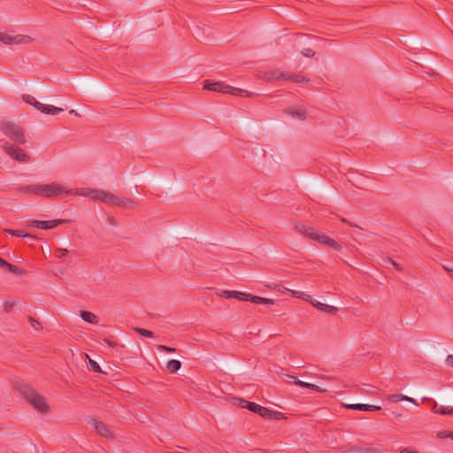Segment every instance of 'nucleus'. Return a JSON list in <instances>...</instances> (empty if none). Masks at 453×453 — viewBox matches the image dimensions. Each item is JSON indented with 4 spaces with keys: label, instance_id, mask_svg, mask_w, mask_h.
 I'll return each mask as SVG.
<instances>
[{
    "label": "nucleus",
    "instance_id": "f257e3e1",
    "mask_svg": "<svg viewBox=\"0 0 453 453\" xmlns=\"http://www.w3.org/2000/svg\"><path fill=\"white\" fill-rule=\"evenodd\" d=\"M78 192L74 188H68L66 186L58 182L42 184V198L45 199H62L65 196H77Z\"/></svg>",
    "mask_w": 453,
    "mask_h": 453
},
{
    "label": "nucleus",
    "instance_id": "f03ea898",
    "mask_svg": "<svg viewBox=\"0 0 453 453\" xmlns=\"http://www.w3.org/2000/svg\"><path fill=\"white\" fill-rule=\"evenodd\" d=\"M203 89L215 91V92H220L224 94H231L234 96H247L251 97L253 96V93H250L247 90H243L241 88H236L232 86L226 85L224 82L217 81V82H210L208 81H205L203 84Z\"/></svg>",
    "mask_w": 453,
    "mask_h": 453
},
{
    "label": "nucleus",
    "instance_id": "7ed1b4c3",
    "mask_svg": "<svg viewBox=\"0 0 453 453\" xmlns=\"http://www.w3.org/2000/svg\"><path fill=\"white\" fill-rule=\"evenodd\" d=\"M0 130L12 141L24 144L26 142L23 128L18 124L4 120L0 123Z\"/></svg>",
    "mask_w": 453,
    "mask_h": 453
},
{
    "label": "nucleus",
    "instance_id": "20e7f679",
    "mask_svg": "<svg viewBox=\"0 0 453 453\" xmlns=\"http://www.w3.org/2000/svg\"><path fill=\"white\" fill-rule=\"evenodd\" d=\"M247 408L250 411L257 413L259 416H261L262 418H265L268 419L280 420V419L286 418L284 413H282L280 411L270 410V409L261 406L256 403L247 402Z\"/></svg>",
    "mask_w": 453,
    "mask_h": 453
},
{
    "label": "nucleus",
    "instance_id": "39448f33",
    "mask_svg": "<svg viewBox=\"0 0 453 453\" xmlns=\"http://www.w3.org/2000/svg\"><path fill=\"white\" fill-rule=\"evenodd\" d=\"M25 398L38 411L42 413L49 411V405L47 404L45 398L39 395L35 390L27 389L25 392Z\"/></svg>",
    "mask_w": 453,
    "mask_h": 453
},
{
    "label": "nucleus",
    "instance_id": "423d86ee",
    "mask_svg": "<svg viewBox=\"0 0 453 453\" xmlns=\"http://www.w3.org/2000/svg\"><path fill=\"white\" fill-rule=\"evenodd\" d=\"M78 192V195L88 196L89 198L93 200H99L104 203L108 204L109 202V196L110 192H106L104 190H96V189H91V188H82V189H76Z\"/></svg>",
    "mask_w": 453,
    "mask_h": 453
},
{
    "label": "nucleus",
    "instance_id": "0eeeda50",
    "mask_svg": "<svg viewBox=\"0 0 453 453\" xmlns=\"http://www.w3.org/2000/svg\"><path fill=\"white\" fill-rule=\"evenodd\" d=\"M4 150L11 157L19 162H27L30 158L22 149L8 142L4 143Z\"/></svg>",
    "mask_w": 453,
    "mask_h": 453
},
{
    "label": "nucleus",
    "instance_id": "6e6552de",
    "mask_svg": "<svg viewBox=\"0 0 453 453\" xmlns=\"http://www.w3.org/2000/svg\"><path fill=\"white\" fill-rule=\"evenodd\" d=\"M311 239L335 250H342V246L334 239L323 233L318 232L316 229L314 230Z\"/></svg>",
    "mask_w": 453,
    "mask_h": 453
},
{
    "label": "nucleus",
    "instance_id": "1a4fd4ad",
    "mask_svg": "<svg viewBox=\"0 0 453 453\" xmlns=\"http://www.w3.org/2000/svg\"><path fill=\"white\" fill-rule=\"evenodd\" d=\"M68 222L66 219H52V220H30L27 223L28 226H35L40 229H52L59 225Z\"/></svg>",
    "mask_w": 453,
    "mask_h": 453
},
{
    "label": "nucleus",
    "instance_id": "9d476101",
    "mask_svg": "<svg viewBox=\"0 0 453 453\" xmlns=\"http://www.w3.org/2000/svg\"><path fill=\"white\" fill-rule=\"evenodd\" d=\"M108 204H114L125 209H134L137 205V203L132 199L118 196L111 193Z\"/></svg>",
    "mask_w": 453,
    "mask_h": 453
},
{
    "label": "nucleus",
    "instance_id": "9b49d317",
    "mask_svg": "<svg viewBox=\"0 0 453 453\" xmlns=\"http://www.w3.org/2000/svg\"><path fill=\"white\" fill-rule=\"evenodd\" d=\"M16 191L22 195L42 196V184H27L16 188Z\"/></svg>",
    "mask_w": 453,
    "mask_h": 453
},
{
    "label": "nucleus",
    "instance_id": "f8f14e48",
    "mask_svg": "<svg viewBox=\"0 0 453 453\" xmlns=\"http://www.w3.org/2000/svg\"><path fill=\"white\" fill-rule=\"evenodd\" d=\"M91 425L95 428L96 432L105 438H113V434L111 431L107 427V426L100 419L93 418L91 421Z\"/></svg>",
    "mask_w": 453,
    "mask_h": 453
},
{
    "label": "nucleus",
    "instance_id": "ddd939ff",
    "mask_svg": "<svg viewBox=\"0 0 453 453\" xmlns=\"http://www.w3.org/2000/svg\"><path fill=\"white\" fill-rule=\"evenodd\" d=\"M30 41L29 36H23V35H18V36H12L8 34L0 32V42L5 44H12V43H26Z\"/></svg>",
    "mask_w": 453,
    "mask_h": 453
},
{
    "label": "nucleus",
    "instance_id": "4468645a",
    "mask_svg": "<svg viewBox=\"0 0 453 453\" xmlns=\"http://www.w3.org/2000/svg\"><path fill=\"white\" fill-rule=\"evenodd\" d=\"M286 78V72H281L280 70H270L265 72L263 74V79L266 81H273L284 80Z\"/></svg>",
    "mask_w": 453,
    "mask_h": 453
},
{
    "label": "nucleus",
    "instance_id": "2eb2a0df",
    "mask_svg": "<svg viewBox=\"0 0 453 453\" xmlns=\"http://www.w3.org/2000/svg\"><path fill=\"white\" fill-rule=\"evenodd\" d=\"M311 303L318 310L324 311L330 315H334L338 311V308L329 305V304H326V303H320L317 300H311Z\"/></svg>",
    "mask_w": 453,
    "mask_h": 453
},
{
    "label": "nucleus",
    "instance_id": "dca6fc26",
    "mask_svg": "<svg viewBox=\"0 0 453 453\" xmlns=\"http://www.w3.org/2000/svg\"><path fill=\"white\" fill-rule=\"evenodd\" d=\"M219 296L226 299L235 298L239 301H244L249 296H247V293L234 290H224L219 294Z\"/></svg>",
    "mask_w": 453,
    "mask_h": 453
},
{
    "label": "nucleus",
    "instance_id": "f3484780",
    "mask_svg": "<svg viewBox=\"0 0 453 453\" xmlns=\"http://www.w3.org/2000/svg\"><path fill=\"white\" fill-rule=\"evenodd\" d=\"M285 81H290L295 83H303L310 82L311 80L308 77L303 75L301 73L296 74L289 72H286Z\"/></svg>",
    "mask_w": 453,
    "mask_h": 453
},
{
    "label": "nucleus",
    "instance_id": "a211bd4d",
    "mask_svg": "<svg viewBox=\"0 0 453 453\" xmlns=\"http://www.w3.org/2000/svg\"><path fill=\"white\" fill-rule=\"evenodd\" d=\"M348 408L352 410H358V411H374L380 410V406L377 405H372V404H364V403H354L347 405Z\"/></svg>",
    "mask_w": 453,
    "mask_h": 453
},
{
    "label": "nucleus",
    "instance_id": "6ab92c4d",
    "mask_svg": "<svg viewBox=\"0 0 453 453\" xmlns=\"http://www.w3.org/2000/svg\"><path fill=\"white\" fill-rule=\"evenodd\" d=\"M295 230L298 234H303L311 239L315 228L297 223L295 225Z\"/></svg>",
    "mask_w": 453,
    "mask_h": 453
},
{
    "label": "nucleus",
    "instance_id": "aec40b11",
    "mask_svg": "<svg viewBox=\"0 0 453 453\" xmlns=\"http://www.w3.org/2000/svg\"><path fill=\"white\" fill-rule=\"evenodd\" d=\"M285 113L291 115L292 117L298 118L299 119L304 120L307 117V111L303 108H298L296 110L288 109L284 111Z\"/></svg>",
    "mask_w": 453,
    "mask_h": 453
},
{
    "label": "nucleus",
    "instance_id": "412c9836",
    "mask_svg": "<svg viewBox=\"0 0 453 453\" xmlns=\"http://www.w3.org/2000/svg\"><path fill=\"white\" fill-rule=\"evenodd\" d=\"M247 296H249L247 297V299H245L244 301H250L254 303H265V304H273L274 303V300L273 299H269V298H265V297H261V296H252L250 294H247Z\"/></svg>",
    "mask_w": 453,
    "mask_h": 453
},
{
    "label": "nucleus",
    "instance_id": "4be33fe9",
    "mask_svg": "<svg viewBox=\"0 0 453 453\" xmlns=\"http://www.w3.org/2000/svg\"><path fill=\"white\" fill-rule=\"evenodd\" d=\"M81 317L84 321L92 324H96L99 321L98 317L90 311H82L81 312Z\"/></svg>",
    "mask_w": 453,
    "mask_h": 453
},
{
    "label": "nucleus",
    "instance_id": "5701e85b",
    "mask_svg": "<svg viewBox=\"0 0 453 453\" xmlns=\"http://www.w3.org/2000/svg\"><path fill=\"white\" fill-rule=\"evenodd\" d=\"M181 367V363L179 360H170L166 364V368L170 373H175Z\"/></svg>",
    "mask_w": 453,
    "mask_h": 453
},
{
    "label": "nucleus",
    "instance_id": "b1692460",
    "mask_svg": "<svg viewBox=\"0 0 453 453\" xmlns=\"http://www.w3.org/2000/svg\"><path fill=\"white\" fill-rule=\"evenodd\" d=\"M0 266L8 268V270L13 273H16V274L21 273V270L18 266L8 263L7 261L4 260L1 257H0Z\"/></svg>",
    "mask_w": 453,
    "mask_h": 453
},
{
    "label": "nucleus",
    "instance_id": "393cba45",
    "mask_svg": "<svg viewBox=\"0 0 453 453\" xmlns=\"http://www.w3.org/2000/svg\"><path fill=\"white\" fill-rule=\"evenodd\" d=\"M348 450L353 451V452H360V453H372V452H378L380 449H376V448L351 447Z\"/></svg>",
    "mask_w": 453,
    "mask_h": 453
},
{
    "label": "nucleus",
    "instance_id": "a878e982",
    "mask_svg": "<svg viewBox=\"0 0 453 453\" xmlns=\"http://www.w3.org/2000/svg\"><path fill=\"white\" fill-rule=\"evenodd\" d=\"M64 110L62 108L56 107L53 105L45 104L43 113L56 115V114L62 112Z\"/></svg>",
    "mask_w": 453,
    "mask_h": 453
},
{
    "label": "nucleus",
    "instance_id": "bb28decb",
    "mask_svg": "<svg viewBox=\"0 0 453 453\" xmlns=\"http://www.w3.org/2000/svg\"><path fill=\"white\" fill-rule=\"evenodd\" d=\"M4 232L18 237H31L29 234L25 233L23 230L4 229Z\"/></svg>",
    "mask_w": 453,
    "mask_h": 453
},
{
    "label": "nucleus",
    "instance_id": "cd10ccee",
    "mask_svg": "<svg viewBox=\"0 0 453 453\" xmlns=\"http://www.w3.org/2000/svg\"><path fill=\"white\" fill-rule=\"evenodd\" d=\"M289 378L293 379L294 380V383L297 386H300L302 388H313L314 387V384H311V383H308V382H303L300 380H298L296 377L295 376H289Z\"/></svg>",
    "mask_w": 453,
    "mask_h": 453
},
{
    "label": "nucleus",
    "instance_id": "c85d7f7f",
    "mask_svg": "<svg viewBox=\"0 0 453 453\" xmlns=\"http://www.w3.org/2000/svg\"><path fill=\"white\" fill-rule=\"evenodd\" d=\"M438 414H441V415H452L453 414V407H451V406H440L438 408Z\"/></svg>",
    "mask_w": 453,
    "mask_h": 453
},
{
    "label": "nucleus",
    "instance_id": "c756f323",
    "mask_svg": "<svg viewBox=\"0 0 453 453\" xmlns=\"http://www.w3.org/2000/svg\"><path fill=\"white\" fill-rule=\"evenodd\" d=\"M134 331L144 337H153L154 336L153 332H151L148 329L136 327V328H134Z\"/></svg>",
    "mask_w": 453,
    "mask_h": 453
},
{
    "label": "nucleus",
    "instance_id": "7c9ffc66",
    "mask_svg": "<svg viewBox=\"0 0 453 453\" xmlns=\"http://www.w3.org/2000/svg\"><path fill=\"white\" fill-rule=\"evenodd\" d=\"M388 400L391 401V402H394V403H397V402H400V401H405L406 400V395H402V394H394V395H391L388 397Z\"/></svg>",
    "mask_w": 453,
    "mask_h": 453
},
{
    "label": "nucleus",
    "instance_id": "2f4dec72",
    "mask_svg": "<svg viewBox=\"0 0 453 453\" xmlns=\"http://www.w3.org/2000/svg\"><path fill=\"white\" fill-rule=\"evenodd\" d=\"M28 321H29V323H30L31 326H32L34 329H35L36 331H40V330H42V325H41V323H40L38 320H36V319H34L33 317H29V318H28Z\"/></svg>",
    "mask_w": 453,
    "mask_h": 453
},
{
    "label": "nucleus",
    "instance_id": "473e14b6",
    "mask_svg": "<svg viewBox=\"0 0 453 453\" xmlns=\"http://www.w3.org/2000/svg\"><path fill=\"white\" fill-rule=\"evenodd\" d=\"M88 364H89V366L91 368L92 371L96 372H101V368H100V365L94 360L90 359L88 357Z\"/></svg>",
    "mask_w": 453,
    "mask_h": 453
},
{
    "label": "nucleus",
    "instance_id": "72a5a7b5",
    "mask_svg": "<svg viewBox=\"0 0 453 453\" xmlns=\"http://www.w3.org/2000/svg\"><path fill=\"white\" fill-rule=\"evenodd\" d=\"M69 250L66 249H56L54 253L58 258H61L68 254Z\"/></svg>",
    "mask_w": 453,
    "mask_h": 453
},
{
    "label": "nucleus",
    "instance_id": "f704fd0d",
    "mask_svg": "<svg viewBox=\"0 0 453 453\" xmlns=\"http://www.w3.org/2000/svg\"><path fill=\"white\" fill-rule=\"evenodd\" d=\"M22 98H23V100L26 103H27V104H29L31 105L34 104H38V101L34 96H32L30 95H24L22 96Z\"/></svg>",
    "mask_w": 453,
    "mask_h": 453
},
{
    "label": "nucleus",
    "instance_id": "c9c22d12",
    "mask_svg": "<svg viewBox=\"0 0 453 453\" xmlns=\"http://www.w3.org/2000/svg\"><path fill=\"white\" fill-rule=\"evenodd\" d=\"M157 349L160 351H165V352H170V353H173V352H175L176 349L174 348H172V347H168V346H165V345H157Z\"/></svg>",
    "mask_w": 453,
    "mask_h": 453
},
{
    "label": "nucleus",
    "instance_id": "e433bc0d",
    "mask_svg": "<svg viewBox=\"0 0 453 453\" xmlns=\"http://www.w3.org/2000/svg\"><path fill=\"white\" fill-rule=\"evenodd\" d=\"M301 53L306 58H312L315 55V52L310 48L303 49Z\"/></svg>",
    "mask_w": 453,
    "mask_h": 453
},
{
    "label": "nucleus",
    "instance_id": "4c0bfd02",
    "mask_svg": "<svg viewBox=\"0 0 453 453\" xmlns=\"http://www.w3.org/2000/svg\"><path fill=\"white\" fill-rule=\"evenodd\" d=\"M399 453H419V452L416 449H412L410 448H400Z\"/></svg>",
    "mask_w": 453,
    "mask_h": 453
},
{
    "label": "nucleus",
    "instance_id": "58836bf2",
    "mask_svg": "<svg viewBox=\"0 0 453 453\" xmlns=\"http://www.w3.org/2000/svg\"><path fill=\"white\" fill-rule=\"evenodd\" d=\"M449 434H450V432H448V431H440L437 434V437L440 439L449 438Z\"/></svg>",
    "mask_w": 453,
    "mask_h": 453
},
{
    "label": "nucleus",
    "instance_id": "ea45409f",
    "mask_svg": "<svg viewBox=\"0 0 453 453\" xmlns=\"http://www.w3.org/2000/svg\"><path fill=\"white\" fill-rule=\"evenodd\" d=\"M284 292H290V293H291V295H292L293 296H296V297H301V296H302V293H300V292H298V291H295V290L288 289V288H285Z\"/></svg>",
    "mask_w": 453,
    "mask_h": 453
},
{
    "label": "nucleus",
    "instance_id": "a19ab883",
    "mask_svg": "<svg viewBox=\"0 0 453 453\" xmlns=\"http://www.w3.org/2000/svg\"><path fill=\"white\" fill-rule=\"evenodd\" d=\"M12 307H13V302H6V303H4V311H5L6 312H9V311H12Z\"/></svg>",
    "mask_w": 453,
    "mask_h": 453
},
{
    "label": "nucleus",
    "instance_id": "79ce46f5",
    "mask_svg": "<svg viewBox=\"0 0 453 453\" xmlns=\"http://www.w3.org/2000/svg\"><path fill=\"white\" fill-rule=\"evenodd\" d=\"M35 109L41 111L42 112H43L44 111V107H45V104L38 102V104H32Z\"/></svg>",
    "mask_w": 453,
    "mask_h": 453
},
{
    "label": "nucleus",
    "instance_id": "37998d69",
    "mask_svg": "<svg viewBox=\"0 0 453 453\" xmlns=\"http://www.w3.org/2000/svg\"><path fill=\"white\" fill-rule=\"evenodd\" d=\"M446 364L447 365L453 368V355H448V357H446Z\"/></svg>",
    "mask_w": 453,
    "mask_h": 453
},
{
    "label": "nucleus",
    "instance_id": "c03bdc74",
    "mask_svg": "<svg viewBox=\"0 0 453 453\" xmlns=\"http://www.w3.org/2000/svg\"><path fill=\"white\" fill-rule=\"evenodd\" d=\"M432 411L434 412V413H438V408L440 406H438L437 403L435 401H432Z\"/></svg>",
    "mask_w": 453,
    "mask_h": 453
},
{
    "label": "nucleus",
    "instance_id": "a18cd8bd",
    "mask_svg": "<svg viewBox=\"0 0 453 453\" xmlns=\"http://www.w3.org/2000/svg\"><path fill=\"white\" fill-rule=\"evenodd\" d=\"M311 389H313V390H315L317 392H320V393H324L326 391V389L321 388L320 387H319L318 385H315V384H314L313 388H311Z\"/></svg>",
    "mask_w": 453,
    "mask_h": 453
},
{
    "label": "nucleus",
    "instance_id": "49530a36",
    "mask_svg": "<svg viewBox=\"0 0 453 453\" xmlns=\"http://www.w3.org/2000/svg\"><path fill=\"white\" fill-rule=\"evenodd\" d=\"M390 263L392 264V265L398 271H402L403 268L400 266V265H398L397 263H395V261H393L392 259H389Z\"/></svg>",
    "mask_w": 453,
    "mask_h": 453
},
{
    "label": "nucleus",
    "instance_id": "de8ad7c7",
    "mask_svg": "<svg viewBox=\"0 0 453 453\" xmlns=\"http://www.w3.org/2000/svg\"><path fill=\"white\" fill-rule=\"evenodd\" d=\"M104 342H106L111 347H115L117 345L115 342L106 338L104 339Z\"/></svg>",
    "mask_w": 453,
    "mask_h": 453
},
{
    "label": "nucleus",
    "instance_id": "09e8293b",
    "mask_svg": "<svg viewBox=\"0 0 453 453\" xmlns=\"http://www.w3.org/2000/svg\"><path fill=\"white\" fill-rule=\"evenodd\" d=\"M405 401L410 402V403H413L415 405H418V403L415 399H413L411 397H409L407 395H406V400Z\"/></svg>",
    "mask_w": 453,
    "mask_h": 453
},
{
    "label": "nucleus",
    "instance_id": "8fccbe9b",
    "mask_svg": "<svg viewBox=\"0 0 453 453\" xmlns=\"http://www.w3.org/2000/svg\"><path fill=\"white\" fill-rule=\"evenodd\" d=\"M342 222L346 223V224L349 225L350 226L357 227V226L356 224L349 222L346 219H342Z\"/></svg>",
    "mask_w": 453,
    "mask_h": 453
},
{
    "label": "nucleus",
    "instance_id": "3c124183",
    "mask_svg": "<svg viewBox=\"0 0 453 453\" xmlns=\"http://www.w3.org/2000/svg\"><path fill=\"white\" fill-rule=\"evenodd\" d=\"M69 113L74 116H80V114L75 110H70Z\"/></svg>",
    "mask_w": 453,
    "mask_h": 453
},
{
    "label": "nucleus",
    "instance_id": "603ef678",
    "mask_svg": "<svg viewBox=\"0 0 453 453\" xmlns=\"http://www.w3.org/2000/svg\"><path fill=\"white\" fill-rule=\"evenodd\" d=\"M108 222H109L110 224H111V225H114V224H115V220H114V219H113V218H111V217H109V218H108Z\"/></svg>",
    "mask_w": 453,
    "mask_h": 453
},
{
    "label": "nucleus",
    "instance_id": "864d4df0",
    "mask_svg": "<svg viewBox=\"0 0 453 453\" xmlns=\"http://www.w3.org/2000/svg\"><path fill=\"white\" fill-rule=\"evenodd\" d=\"M422 401H423V402H430V403H431V402L433 401V399H431V398H427V397H424V398L422 399Z\"/></svg>",
    "mask_w": 453,
    "mask_h": 453
},
{
    "label": "nucleus",
    "instance_id": "5fc2aeb1",
    "mask_svg": "<svg viewBox=\"0 0 453 453\" xmlns=\"http://www.w3.org/2000/svg\"><path fill=\"white\" fill-rule=\"evenodd\" d=\"M443 268L448 271V272H452L453 273V269L451 268H449V267H446V266H443Z\"/></svg>",
    "mask_w": 453,
    "mask_h": 453
},
{
    "label": "nucleus",
    "instance_id": "6e6d98bb",
    "mask_svg": "<svg viewBox=\"0 0 453 453\" xmlns=\"http://www.w3.org/2000/svg\"><path fill=\"white\" fill-rule=\"evenodd\" d=\"M449 438L453 440V432H450V434H449Z\"/></svg>",
    "mask_w": 453,
    "mask_h": 453
}]
</instances>
